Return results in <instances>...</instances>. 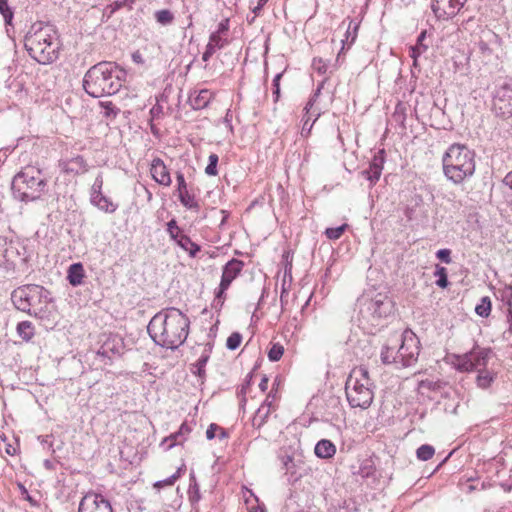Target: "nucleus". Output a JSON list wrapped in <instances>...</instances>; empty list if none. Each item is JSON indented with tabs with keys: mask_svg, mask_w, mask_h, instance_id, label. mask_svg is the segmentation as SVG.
Segmentation results:
<instances>
[{
	"mask_svg": "<svg viewBox=\"0 0 512 512\" xmlns=\"http://www.w3.org/2000/svg\"><path fill=\"white\" fill-rule=\"evenodd\" d=\"M189 328V318L178 308L169 307L151 318L147 331L155 344L175 350L187 339Z\"/></svg>",
	"mask_w": 512,
	"mask_h": 512,
	"instance_id": "nucleus-1",
	"label": "nucleus"
},
{
	"mask_svg": "<svg viewBox=\"0 0 512 512\" xmlns=\"http://www.w3.org/2000/svg\"><path fill=\"white\" fill-rule=\"evenodd\" d=\"M61 41L56 28L48 23L32 24L24 37V47L31 58L47 65L59 58Z\"/></svg>",
	"mask_w": 512,
	"mask_h": 512,
	"instance_id": "nucleus-2",
	"label": "nucleus"
},
{
	"mask_svg": "<svg viewBox=\"0 0 512 512\" xmlns=\"http://www.w3.org/2000/svg\"><path fill=\"white\" fill-rule=\"evenodd\" d=\"M126 71L115 62L102 61L85 73L83 88L85 92L99 98L116 94L126 80Z\"/></svg>",
	"mask_w": 512,
	"mask_h": 512,
	"instance_id": "nucleus-3",
	"label": "nucleus"
},
{
	"mask_svg": "<svg viewBox=\"0 0 512 512\" xmlns=\"http://www.w3.org/2000/svg\"><path fill=\"white\" fill-rule=\"evenodd\" d=\"M475 154L467 146L452 144L442 158L443 172L448 180L460 184L475 172Z\"/></svg>",
	"mask_w": 512,
	"mask_h": 512,
	"instance_id": "nucleus-4",
	"label": "nucleus"
},
{
	"mask_svg": "<svg viewBox=\"0 0 512 512\" xmlns=\"http://www.w3.org/2000/svg\"><path fill=\"white\" fill-rule=\"evenodd\" d=\"M47 187V181L40 169L25 167L12 180L14 198L23 202H32L41 198Z\"/></svg>",
	"mask_w": 512,
	"mask_h": 512,
	"instance_id": "nucleus-5",
	"label": "nucleus"
},
{
	"mask_svg": "<svg viewBox=\"0 0 512 512\" xmlns=\"http://www.w3.org/2000/svg\"><path fill=\"white\" fill-rule=\"evenodd\" d=\"M372 386L373 383L366 367L353 368L345 383L346 397L350 406L367 409L374 398Z\"/></svg>",
	"mask_w": 512,
	"mask_h": 512,
	"instance_id": "nucleus-6",
	"label": "nucleus"
},
{
	"mask_svg": "<svg viewBox=\"0 0 512 512\" xmlns=\"http://www.w3.org/2000/svg\"><path fill=\"white\" fill-rule=\"evenodd\" d=\"M11 300L16 309L37 316L43 311V306L52 302V297L43 286L27 284L16 288L11 294Z\"/></svg>",
	"mask_w": 512,
	"mask_h": 512,
	"instance_id": "nucleus-7",
	"label": "nucleus"
},
{
	"mask_svg": "<svg viewBox=\"0 0 512 512\" xmlns=\"http://www.w3.org/2000/svg\"><path fill=\"white\" fill-rule=\"evenodd\" d=\"M491 353L490 348H482L475 345L464 354H452L450 356L451 364L459 372L479 371L486 368Z\"/></svg>",
	"mask_w": 512,
	"mask_h": 512,
	"instance_id": "nucleus-8",
	"label": "nucleus"
},
{
	"mask_svg": "<svg viewBox=\"0 0 512 512\" xmlns=\"http://www.w3.org/2000/svg\"><path fill=\"white\" fill-rule=\"evenodd\" d=\"M397 351L399 365L401 367L414 365L418 360L420 352V341L418 337L411 330H405L402 334L401 345Z\"/></svg>",
	"mask_w": 512,
	"mask_h": 512,
	"instance_id": "nucleus-9",
	"label": "nucleus"
},
{
	"mask_svg": "<svg viewBox=\"0 0 512 512\" xmlns=\"http://www.w3.org/2000/svg\"><path fill=\"white\" fill-rule=\"evenodd\" d=\"M244 267L242 260L233 258L229 260L222 269L221 281L215 294L214 306L222 307L225 299V292L231 283L238 277Z\"/></svg>",
	"mask_w": 512,
	"mask_h": 512,
	"instance_id": "nucleus-10",
	"label": "nucleus"
},
{
	"mask_svg": "<svg viewBox=\"0 0 512 512\" xmlns=\"http://www.w3.org/2000/svg\"><path fill=\"white\" fill-rule=\"evenodd\" d=\"M493 107L504 118L512 117V82L504 81L495 89Z\"/></svg>",
	"mask_w": 512,
	"mask_h": 512,
	"instance_id": "nucleus-11",
	"label": "nucleus"
},
{
	"mask_svg": "<svg viewBox=\"0 0 512 512\" xmlns=\"http://www.w3.org/2000/svg\"><path fill=\"white\" fill-rule=\"evenodd\" d=\"M467 0H431L430 7L438 21H449L464 8Z\"/></svg>",
	"mask_w": 512,
	"mask_h": 512,
	"instance_id": "nucleus-12",
	"label": "nucleus"
},
{
	"mask_svg": "<svg viewBox=\"0 0 512 512\" xmlns=\"http://www.w3.org/2000/svg\"><path fill=\"white\" fill-rule=\"evenodd\" d=\"M393 306V302L388 296L379 293L365 304V310L362 312L371 316L373 320H379L390 315Z\"/></svg>",
	"mask_w": 512,
	"mask_h": 512,
	"instance_id": "nucleus-13",
	"label": "nucleus"
},
{
	"mask_svg": "<svg viewBox=\"0 0 512 512\" xmlns=\"http://www.w3.org/2000/svg\"><path fill=\"white\" fill-rule=\"evenodd\" d=\"M78 512H113V509L102 494L89 491L80 500Z\"/></svg>",
	"mask_w": 512,
	"mask_h": 512,
	"instance_id": "nucleus-14",
	"label": "nucleus"
},
{
	"mask_svg": "<svg viewBox=\"0 0 512 512\" xmlns=\"http://www.w3.org/2000/svg\"><path fill=\"white\" fill-rule=\"evenodd\" d=\"M123 338L117 334H109L105 336L97 355L103 359L112 360L115 356H121L124 351Z\"/></svg>",
	"mask_w": 512,
	"mask_h": 512,
	"instance_id": "nucleus-15",
	"label": "nucleus"
},
{
	"mask_svg": "<svg viewBox=\"0 0 512 512\" xmlns=\"http://www.w3.org/2000/svg\"><path fill=\"white\" fill-rule=\"evenodd\" d=\"M177 180V191L178 198L181 204L187 209L191 210H199V203L196 201L194 195L190 194L187 188V183L185 181L184 175L181 172H177L176 174Z\"/></svg>",
	"mask_w": 512,
	"mask_h": 512,
	"instance_id": "nucleus-16",
	"label": "nucleus"
},
{
	"mask_svg": "<svg viewBox=\"0 0 512 512\" xmlns=\"http://www.w3.org/2000/svg\"><path fill=\"white\" fill-rule=\"evenodd\" d=\"M384 164V150H380L374 157L368 169L361 172L362 176L370 181L371 184L376 183L382 173Z\"/></svg>",
	"mask_w": 512,
	"mask_h": 512,
	"instance_id": "nucleus-17",
	"label": "nucleus"
},
{
	"mask_svg": "<svg viewBox=\"0 0 512 512\" xmlns=\"http://www.w3.org/2000/svg\"><path fill=\"white\" fill-rule=\"evenodd\" d=\"M150 173L152 178L160 185L170 186L171 185V176L169 170L167 169L165 163L160 158H155L152 160Z\"/></svg>",
	"mask_w": 512,
	"mask_h": 512,
	"instance_id": "nucleus-18",
	"label": "nucleus"
},
{
	"mask_svg": "<svg viewBox=\"0 0 512 512\" xmlns=\"http://www.w3.org/2000/svg\"><path fill=\"white\" fill-rule=\"evenodd\" d=\"M62 171L67 174H83L88 171V164L81 155H77L68 160H62L59 163Z\"/></svg>",
	"mask_w": 512,
	"mask_h": 512,
	"instance_id": "nucleus-19",
	"label": "nucleus"
},
{
	"mask_svg": "<svg viewBox=\"0 0 512 512\" xmlns=\"http://www.w3.org/2000/svg\"><path fill=\"white\" fill-rule=\"evenodd\" d=\"M212 352V345L210 343H206L204 345L203 351L198 358V360L192 364L191 371L193 374L197 375L199 378L204 379L206 376L205 366L210 358V354Z\"/></svg>",
	"mask_w": 512,
	"mask_h": 512,
	"instance_id": "nucleus-20",
	"label": "nucleus"
},
{
	"mask_svg": "<svg viewBox=\"0 0 512 512\" xmlns=\"http://www.w3.org/2000/svg\"><path fill=\"white\" fill-rule=\"evenodd\" d=\"M426 30L422 31L416 40V44L413 46H410L409 48V56L413 59V66H418V59L419 57L424 54L429 46L424 43V40L426 39Z\"/></svg>",
	"mask_w": 512,
	"mask_h": 512,
	"instance_id": "nucleus-21",
	"label": "nucleus"
},
{
	"mask_svg": "<svg viewBox=\"0 0 512 512\" xmlns=\"http://www.w3.org/2000/svg\"><path fill=\"white\" fill-rule=\"evenodd\" d=\"M211 98L212 93L207 89H203L198 93L191 94L189 96V103L194 110H200L208 106Z\"/></svg>",
	"mask_w": 512,
	"mask_h": 512,
	"instance_id": "nucleus-22",
	"label": "nucleus"
},
{
	"mask_svg": "<svg viewBox=\"0 0 512 512\" xmlns=\"http://www.w3.org/2000/svg\"><path fill=\"white\" fill-rule=\"evenodd\" d=\"M85 271L82 263L77 262L69 266L67 271V280L73 287H77L82 284Z\"/></svg>",
	"mask_w": 512,
	"mask_h": 512,
	"instance_id": "nucleus-23",
	"label": "nucleus"
},
{
	"mask_svg": "<svg viewBox=\"0 0 512 512\" xmlns=\"http://www.w3.org/2000/svg\"><path fill=\"white\" fill-rule=\"evenodd\" d=\"M314 451L317 457L329 459L335 455L336 447L330 440L322 439L317 442Z\"/></svg>",
	"mask_w": 512,
	"mask_h": 512,
	"instance_id": "nucleus-24",
	"label": "nucleus"
},
{
	"mask_svg": "<svg viewBox=\"0 0 512 512\" xmlns=\"http://www.w3.org/2000/svg\"><path fill=\"white\" fill-rule=\"evenodd\" d=\"M90 201L94 206L105 213H114L118 208L117 204L113 203L103 194L91 196Z\"/></svg>",
	"mask_w": 512,
	"mask_h": 512,
	"instance_id": "nucleus-25",
	"label": "nucleus"
},
{
	"mask_svg": "<svg viewBox=\"0 0 512 512\" xmlns=\"http://www.w3.org/2000/svg\"><path fill=\"white\" fill-rule=\"evenodd\" d=\"M476 384L481 389H487L491 386L496 378V373L486 368L477 371Z\"/></svg>",
	"mask_w": 512,
	"mask_h": 512,
	"instance_id": "nucleus-26",
	"label": "nucleus"
},
{
	"mask_svg": "<svg viewBox=\"0 0 512 512\" xmlns=\"http://www.w3.org/2000/svg\"><path fill=\"white\" fill-rule=\"evenodd\" d=\"M134 3H135V0H117V1H114L113 3L107 5L104 8L103 17H106L107 19H109V18L112 17V15L116 11L120 10L123 7H127L128 10H132Z\"/></svg>",
	"mask_w": 512,
	"mask_h": 512,
	"instance_id": "nucleus-27",
	"label": "nucleus"
},
{
	"mask_svg": "<svg viewBox=\"0 0 512 512\" xmlns=\"http://www.w3.org/2000/svg\"><path fill=\"white\" fill-rule=\"evenodd\" d=\"M176 243L184 251L188 252L190 257H196L197 253L200 251V246L193 242L186 234L179 236V239L176 241Z\"/></svg>",
	"mask_w": 512,
	"mask_h": 512,
	"instance_id": "nucleus-28",
	"label": "nucleus"
},
{
	"mask_svg": "<svg viewBox=\"0 0 512 512\" xmlns=\"http://www.w3.org/2000/svg\"><path fill=\"white\" fill-rule=\"evenodd\" d=\"M380 358L383 364H396L399 365V357L396 346H383Z\"/></svg>",
	"mask_w": 512,
	"mask_h": 512,
	"instance_id": "nucleus-29",
	"label": "nucleus"
},
{
	"mask_svg": "<svg viewBox=\"0 0 512 512\" xmlns=\"http://www.w3.org/2000/svg\"><path fill=\"white\" fill-rule=\"evenodd\" d=\"M17 333L18 335L24 340L29 341L33 338L35 332H34V326L30 321H22L19 322L17 325Z\"/></svg>",
	"mask_w": 512,
	"mask_h": 512,
	"instance_id": "nucleus-30",
	"label": "nucleus"
},
{
	"mask_svg": "<svg viewBox=\"0 0 512 512\" xmlns=\"http://www.w3.org/2000/svg\"><path fill=\"white\" fill-rule=\"evenodd\" d=\"M186 437L183 434H180L179 431L172 433L170 436L163 439L161 442V446L164 447L165 450H170L174 446L182 445L184 441H186Z\"/></svg>",
	"mask_w": 512,
	"mask_h": 512,
	"instance_id": "nucleus-31",
	"label": "nucleus"
},
{
	"mask_svg": "<svg viewBox=\"0 0 512 512\" xmlns=\"http://www.w3.org/2000/svg\"><path fill=\"white\" fill-rule=\"evenodd\" d=\"M0 14L3 17L6 26L12 25L14 11L9 5L8 0H0Z\"/></svg>",
	"mask_w": 512,
	"mask_h": 512,
	"instance_id": "nucleus-32",
	"label": "nucleus"
},
{
	"mask_svg": "<svg viewBox=\"0 0 512 512\" xmlns=\"http://www.w3.org/2000/svg\"><path fill=\"white\" fill-rule=\"evenodd\" d=\"M154 17L157 23L163 26L170 25L174 21V15L169 9L157 10Z\"/></svg>",
	"mask_w": 512,
	"mask_h": 512,
	"instance_id": "nucleus-33",
	"label": "nucleus"
},
{
	"mask_svg": "<svg viewBox=\"0 0 512 512\" xmlns=\"http://www.w3.org/2000/svg\"><path fill=\"white\" fill-rule=\"evenodd\" d=\"M270 404H263L256 412L253 418V426L260 428L265 422L270 413Z\"/></svg>",
	"mask_w": 512,
	"mask_h": 512,
	"instance_id": "nucleus-34",
	"label": "nucleus"
},
{
	"mask_svg": "<svg viewBox=\"0 0 512 512\" xmlns=\"http://www.w3.org/2000/svg\"><path fill=\"white\" fill-rule=\"evenodd\" d=\"M475 312L481 317H488L491 313V300L488 296L482 297L475 307Z\"/></svg>",
	"mask_w": 512,
	"mask_h": 512,
	"instance_id": "nucleus-35",
	"label": "nucleus"
},
{
	"mask_svg": "<svg viewBox=\"0 0 512 512\" xmlns=\"http://www.w3.org/2000/svg\"><path fill=\"white\" fill-rule=\"evenodd\" d=\"M434 276L437 278L436 285L440 288H446L449 285L447 269L436 265Z\"/></svg>",
	"mask_w": 512,
	"mask_h": 512,
	"instance_id": "nucleus-36",
	"label": "nucleus"
},
{
	"mask_svg": "<svg viewBox=\"0 0 512 512\" xmlns=\"http://www.w3.org/2000/svg\"><path fill=\"white\" fill-rule=\"evenodd\" d=\"M228 44L227 39L222 38L218 33H211L207 47H212V51L216 52L224 48Z\"/></svg>",
	"mask_w": 512,
	"mask_h": 512,
	"instance_id": "nucleus-37",
	"label": "nucleus"
},
{
	"mask_svg": "<svg viewBox=\"0 0 512 512\" xmlns=\"http://www.w3.org/2000/svg\"><path fill=\"white\" fill-rule=\"evenodd\" d=\"M434 454V447L428 444H423L416 450L417 458L422 461L430 460L434 456Z\"/></svg>",
	"mask_w": 512,
	"mask_h": 512,
	"instance_id": "nucleus-38",
	"label": "nucleus"
},
{
	"mask_svg": "<svg viewBox=\"0 0 512 512\" xmlns=\"http://www.w3.org/2000/svg\"><path fill=\"white\" fill-rule=\"evenodd\" d=\"M320 116V111H313V113H309V114H306L304 115V123H303V127H302V134H304V132H306L307 134L310 133L312 127H313V124L316 122V120L318 119V117Z\"/></svg>",
	"mask_w": 512,
	"mask_h": 512,
	"instance_id": "nucleus-39",
	"label": "nucleus"
},
{
	"mask_svg": "<svg viewBox=\"0 0 512 512\" xmlns=\"http://www.w3.org/2000/svg\"><path fill=\"white\" fill-rule=\"evenodd\" d=\"M284 354V347L280 343H273L268 351V358L272 362H276L281 359Z\"/></svg>",
	"mask_w": 512,
	"mask_h": 512,
	"instance_id": "nucleus-40",
	"label": "nucleus"
},
{
	"mask_svg": "<svg viewBox=\"0 0 512 512\" xmlns=\"http://www.w3.org/2000/svg\"><path fill=\"white\" fill-rule=\"evenodd\" d=\"M219 158L217 154H210L208 158V165L205 168V173L209 176H216L217 171V164H218Z\"/></svg>",
	"mask_w": 512,
	"mask_h": 512,
	"instance_id": "nucleus-41",
	"label": "nucleus"
},
{
	"mask_svg": "<svg viewBox=\"0 0 512 512\" xmlns=\"http://www.w3.org/2000/svg\"><path fill=\"white\" fill-rule=\"evenodd\" d=\"M241 341H242V335L239 332H233L227 338L226 347L229 350H236L240 346Z\"/></svg>",
	"mask_w": 512,
	"mask_h": 512,
	"instance_id": "nucleus-42",
	"label": "nucleus"
},
{
	"mask_svg": "<svg viewBox=\"0 0 512 512\" xmlns=\"http://www.w3.org/2000/svg\"><path fill=\"white\" fill-rule=\"evenodd\" d=\"M167 232L171 239H173L175 242L179 239V236H181L183 233L181 232L180 228L177 225V222L175 219H171L167 223Z\"/></svg>",
	"mask_w": 512,
	"mask_h": 512,
	"instance_id": "nucleus-43",
	"label": "nucleus"
},
{
	"mask_svg": "<svg viewBox=\"0 0 512 512\" xmlns=\"http://www.w3.org/2000/svg\"><path fill=\"white\" fill-rule=\"evenodd\" d=\"M346 227L347 225L344 224L335 228H327L325 231V235L328 239L337 240L342 236Z\"/></svg>",
	"mask_w": 512,
	"mask_h": 512,
	"instance_id": "nucleus-44",
	"label": "nucleus"
},
{
	"mask_svg": "<svg viewBox=\"0 0 512 512\" xmlns=\"http://www.w3.org/2000/svg\"><path fill=\"white\" fill-rule=\"evenodd\" d=\"M191 479L194 480V483L190 484L189 486V500L192 504L197 503L200 500V491L199 486L195 482V478L193 475H191Z\"/></svg>",
	"mask_w": 512,
	"mask_h": 512,
	"instance_id": "nucleus-45",
	"label": "nucleus"
},
{
	"mask_svg": "<svg viewBox=\"0 0 512 512\" xmlns=\"http://www.w3.org/2000/svg\"><path fill=\"white\" fill-rule=\"evenodd\" d=\"M324 86V82H322L321 84L318 85L317 89L314 91L313 95L310 97V99L308 100L304 110L306 111V114H309L311 109L313 108L315 102L317 101V99L319 98L320 94H321V90Z\"/></svg>",
	"mask_w": 512,
	"mask_h": 512,
	"instance_id": "nucleus-46",
	"label": "nucleus"
},
{
	"mask_svg": "<svg viewBox=\"0 0 512 512\" xmlns=\"http://www.w3.org/2000/svg\"><path fill=\"white\" fill-rule=\"evenodd\" d=\"M502 298L503 299H507V304L509 306V314H508V320L509 321H512V309H511V306H512V286L511 285H507L504 287V289L502 290Z\"/></svg>",
	"mask_w": 512,
	"mask_h": 512,
	"instance_id": "nucleus-47",
	"label": "nucleus"
},
{
	"mask_svg": "<svg viewBox=\"0 0 512 512\" xmlns=\"http://www.w3.org/2000/svg\"><path fill=\"white\" fill-rule=\"evenodd\" d=\"M503 184L507 187L505 194L509 203L512 205V171L507 173V175L504 177Z\"/></svg>",
	"mask_w": 512,
	"mask_h": 512,
	"instance_id": "nucleus-48",
	"label": "nucleus"
},
{
	"mask_svg": "<svg viewBox=\"0 0 512 512\" xmlns=\"http://www.w3.org/2000/svg\"><path fill=\"white\" fill-rule=\"evenodd\" d=\"M179 478V472H175L173 475H171L170 477L164 479V480H161V481H157L155 484H154V487L156 488H161V487H164V486H171L175 483V481Z\"/></svg>",
	"mask_w": 512,
	"mask_h": 512,
	"instance_id": "nucleus-49",
	"label": "nucleus"
},
{
	"mask_svg": "<svg viewBox=\"0 0 512 512\" xmlns=\"http://www.w3.org/2000/svg\"><path fill=\"white\" fill-rule=\"evenodd\" d=\"M436 257L446 263V264H450L452 262V259H451V250L450 249H447V248H444V249H440L436 252Z\"/></svg>",
	"mask_w": 512,
	"mask_h": 512,
	"instance_id": "nucleus-50",
	"label": "nucleus"
},
{
	"mask_svg": "<svg viewBox=\"0 0 512 512\" xmlns=\"http://www.w3.org/2000/svg\"><path fill=\"white\" fill-rule=\"evenodd\" d=\"M102 186H103V177L101 174H99L96 177L94 184L92 185L91 196L102 194V192H101Z\"/></svg>",
	"mask_w": 512,
	"mask_h": 512,
	"instance_id": "nucleus-51",
	"label": "nucleus"
},
{
	"mask_svg": "<svg viewBox=\"0 0 512 512\" xmlns=\"http://www.w3.org/2000/svg\"><path fill=\"white\" fill-rule=\"evenodd\" d=\"M282 77V73H278L275 75V77L273 78V82H272V85H273V95L275 97L274 101H278L279 99V96H280V79Z\"/></svg>",
	"mask_w": 512,
	"mask_h": 512,
	"instance_id": "nucleus-52",
	"label": "nucleus"
},
{
	"mask_svg": "<svg viewBox=\"0 0 512 512\" xmlns=\"http://www.w3.org/2000/svg\"><path fill=\"white\" fill-rule=\"evenodd\" d=\"M101 105L104 107V115L106 117H115L117 115V111L111 102H102Z\"/></svg>",
	"mask_w": 512,
	"mask_h": 512,
	"instance_id": "nucleus-53",
	"label": "nucleus"
},
{
	"mask_svg": "<svg viewBox=\"0 0 512 512\" xmlns=\"http://www.w3.org/2000/svg\"><path fill=\"white\" fill-rule=\"evenodd\" d=\"M218 429H220V426L215 424V423H211L207 430H206V437L208 440H212L216 437V432H218Z\"/></svg>",
	"mask_w": 512,
	"mask_h": 512,
	"instance_id": "nucleus-54",
	"label": "nucleus"
},
{
	"mask_svg": "<svg viewBox=\"0 0 512 512\" xmlns=\"http://www.w3.org/2000/svg\"><path fill=\"white\" fill-rule=\"evenodd\" d=\"M313 67L321 74H324L326 73L327 71V66L326 64L322 61V59H314L313 60Z\"/></svg>",
	"mask_w": 512,
	"mask_h": 512,
	"instance_id": "nucleus-55",
	"label": "nucleus"
},
{
	"mask_svg": "<svg viewBox=\"0 0 512 512\" xmlns=\"http://www.w3.org/2000/svg\"><path fill=\"white\" fill-rule=\"evenodd\" d=\"M178 431L180 432V434H183V436H185L187 439L189 434L192 432V426L187 422H183Z\"/></svg>",
	"mask_w": 512,
	"mask_h": 512,
	"instance_id": "nucleus-56",
	"label": "nucleus"
},
{
	"mask_svg": "<svg viewBox=\"0 0 512 512\" xmlns=\"http://www.w3.org/2000/svg\"><path fill=\"white\" fill-rule=\"evenodd\" d=\"M229 29L228 21H222L219 23L217 30L214 33H218L219 36L226 33Z\"/></svg>",
	"mask_w": 512,
	"mask_h": 512,
	"instance_id": "nucleus-57",
	"label": "nucleus"
},
{
	"mask_svg": "<svg viewBox=\"0 0 512 512\" xmlns=\"http://www.w3.org/2000/svg\"><path fill=\"white\" fill-rule=\"evenodd\" d=\"M269 0H258L257 5L252 8L255 15H258Z\"/></svg>",
	"mask_w": 512,
	"mask_h": 512,
	"instance_id": "nucleus-58",
	"label": "nucleus"
},
{
	"mask_svg": "<svg viewBox=\"0 0 512 512\" xmlns=\"http://www.w3.org/2000/svg\"><path fill=\"white\" fill-rule=\"evenodd\" d=\"M214 53L215 52L212 51V47H207L206 46V49H205L204 53L202 54V60L204 62L209 61V59L213 56Z\"/></svg>",
	"mask_w": 512,
	"mask_h": 512,
	"instance_id": "nucleus-59",
	"label": "nucleus"
},
{
	"mask_svg": "<svg viewBox=\"0 0 512 512\" xmlns=\"http://www.w3.org/2000/svg\"><path fill=\"white\" fill-rule=\"evenodd\" d=\"M214 53L215 52L212 51V47H207L206 46V49H205L204 53L202 54V60L204 62L209 61V59L213 56Z\"/></svg>",
	"mask_w": 512,
	"mask_h": 512,
	"instance_id": "nucleus-60",
	"label": "nucleus"
},
{
	"mask_svg": "<svg viewBox=\"0 0 512 512\" xmlns=\"http://www.w3.org/2000/svg\"><path fill=\"white\" fill-rule=\"evenodd\" d=\"M132 60L135 62V63H138V64H143L144 63V60H143V57L142 55L140 54V52L136 51L132 54Z\"/></svg>",
	"mask_w": 512,
	"mask_h": 512,
	"instance_id": "nucleus-61",
	"label": "nucleus"
},
{
	"mask_svg": "<svg viewBox=\"0 0 512 512\" xmlns=\"http://www.w3.org/2000/svg\"><path fill=\"white\" fill-rule=\"evenodd\" d=\"M5 452L8 454V455H15L17 453V449L16 447L12 446L11 444H8L5 448Z\"/></svg>",
	"mask_w": 512,
	"mask_h": 512,
	"instance_id": "nucleus-62",
	"label": "nucleus"
},
{
	"mask_svg": "<svg viewBox=\"0 0 512 512\" xmlns=\"http://www.w3.org/2000/svg\"><path fill=\"white\" fill-rule=\"evenodd\" d=\"M267 385H268V378L266 376H264L262 378L261 382L259 383L260 390L265 392L267 389Z\"/></svg>",
	"mask_w": 512,
	"mask_h": 512,
	"instance_id": "nucleus-63",
	"label": "nucleus"
},
{
	"mask_svg": "<svg viewBox=\"0 0 512 512\" xmlns=\"http://www.w3.org/2000/svg\"><path fill=\"white\" fill-rule=\"evenodd\" d=\"M218 432L219 439L222 440L228 438V432L224 428L220 427V429H218Z\"/></svg>",
	"mask_w": 512,
	"mask_h": 512,
	"instance_id": "nucleus-64",
	"label": "nucleus"
}]
</instances>
